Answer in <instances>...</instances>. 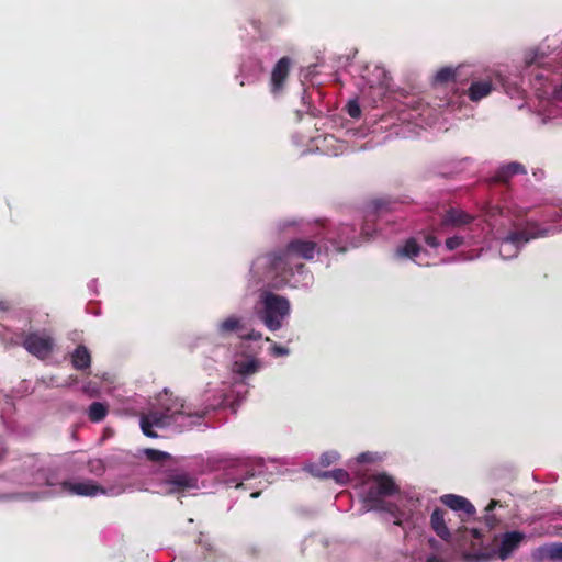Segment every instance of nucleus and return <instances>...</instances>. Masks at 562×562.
<instances>
[{"label":"nucleus","mask_w":562,"mask_h":562,"mask_svg":"<svg viewBox=\"0 0 562 562\" xmlns=\"http://www.w3.org/2000/svg\"><path fill=\"white\" fill-rule=\"evenodd\" d=\"M446 514L447 512L445 509L439 507L435 508L430 516V526L440 539L449 541L451 538V533L446 524Z\"/></svg>","instance_id":"16"},{"label":"nucleus","mask_w":562,"mask_h":562,"mask_svg":"<svg viewBox=\"0 0 562 562\" xmlns=\"http://www.w3.org/2000/svg\"><path fill=\"white\" fill-rule=\"evenodd\" d=\"M90 464L93 467L92 471L94 470H103V462L101 460H95L94 462H90Z\"/></svg>","instance_id":"37"},{"label":"nucleus","mask_w":562,"mask_h":562,"mask_svg":"<svg viewBox=\"0 0 562 562\" xmlns=\"http://www.w3.org/2000/svg\"><path fill=\"white\" fill-rule=\"evenodd\" d=\"M145 415L148 417V420H150L153 426L157 428H165L176 423L170 413L162 412L160 408L151 409Z\"/></svg>","instance_id":"20"},{"label":"nucleus","mask_w":562,"mask_h":562,"mask_svg":"<svg viewBox=\"0 0 562 562\" xmlns=\"http://www.w3.org/2000/svg\"><path fill=\"white\" fill-rule=\"evenodd\" d=\"M289 313L290 303L285 297L273 293L265 295L262 321L270 330L276 331L280 329L282 321Z\"/></svg>","instance_id":"3"},{"label":"nucleus","mask_w":562,"mask_h":562,"mask_svg":"<svg viewBox=\"0 0 562 562\" xmlns=\"http://www.w3.org/2000/svg\"><path fill=\"white\" fill-rule=\"evenodd\" d=\"M71 364L76 370L83 371L91 366V355L85 345H78L70 355Z\"/></svg>","instance_id":"17"},{"label":"nucleus","mask_w":562,"mask_h":562,"mask_svg":"<svg viewBox=\"0 0 562 562\" xmlns=\"http://www.w3.org/2000/svg\"><path fill=\"white\" fill-rule=\"evenodd\" d=\"M239 338L247 341H257L262 338V334L260 331L251 329L247 334H239Z\"/></svg>","instance_id":"32"},{"label":"nucleus","mask_w":562,"mask_h":562,"mask_svg":"<svg viewBox=\"0 0 562 562\" xmlns=\"http://www.w3.org/2000/svg\"><path fill=\"white\" fill-rule=\"evenodd\" d=\"M424 240L431 248H437L440 245L439 240L434 234H426Z\"/></svg>","instance_id":"33"},{"label":"nucleus","mask_w":562,"mask_h":562,"mask_svg":"<svg viewBox=\"0 0 562 562\" xmlns=\"http://www.w3.org/2000/svg\"><path fill=\"white\" fill-rule=\"evenodd\" d=\"M367 487L361 492L363 507L367 510H378L397 516L398 507L394 503L385 502L384 497L400 493V486L387 473L371 475L367 481Z\"/></svg>","instance_id":"1"},{"label":"nucleus","mask_w":562,"mask_h":562,"mask_svg":"<svg viewBox=\"0 0 562 562\" xmlns=\"http://www.w3.org/2000/svg\"><path fill=\"white\" fill-rule=\"evenodd\" d=\"M109 412V407L105 403L93 402L88 408V418L92 423L102 422Z\"/></svg>","instance_id":"23"},{"label":"nucleus","mask_w":562,"mask_h":562,"mask_svg":"<svg viewBox=\"0 0 562 562\" xmlns=\"http://www.w3.org/2000/svg\"><path fill=\"white\" fill-rule=\"evenodd\" d=\"M61 488L65 492H68L70 494L78 495V496L92 497L98 494H105V488L91 480H87L83 482L65 481L61 483Z\"/></svg>","instance_id":"9"},{"label":"nucleus","mask_w":562,"mask_h":562,"mask_svg":"<svg viewBox=\"0 0 562 562\" xmlns=\"http://www.w3.org/2000/svg\"><path fill=\"white\" fill-rule=\"evenodd\" d=\"M542 558L550 560H562V543L555 542L539 548Z\"/></svg>","instance_id":"24"},{"label":"nucleus","mask_w":562,"mask_h":562,"mask_svg":"<svg viewBox=\"0 0 562 562\" xmlns=\"http://www.w3.org/2000/svg\"><path fill=\"white\" fill-rule=\"evenodd\" d=\"M271 349L272 353L277 357L286 356L289 353V349L280 345L274 344Z\"/></svg>","instance_id":"34"},{"label":"nucleus","mask_w":562,"mask_h":562,"mask_svg":"<svg viewBox=\"0 0 562 562\" xmlns=\"http://www.w3.org/2000/svg\"><path fill=\"white\" fill-rule=\"evenodd\" d=\"M427 562H440V559L436 555H431L427 559Z\"/></svg>","instance_id":"40"},{"label":"nucleus","mask_w":562,"mask_h":562,"mask_svg":"<svg viewBox=\"0 0 562 562\" xmlns=\"http://www.w3.org/2000/svg\"><path fill=\"white\" fill-rule=\"evenodd\" d=\"M356 228L348 224H342L337 228V236L328 237V241L333 245L337 252H345L348 246L357 247Z\"/></svg>","instance_id":"10"},{"label":"nucleus","mask_w":562,"mask_h":562,"mask_svg":"<svg viewBox=\"0 0 562 562\" xmlns=\"http://www.w3.org/2000/svg\"><path fill=\"white\" fill-rule=\"evenodd\" d=\"M347 113L352 117V119H357L360 116L361 114V110H360V106L358 104L357 101L352 100V101H349L348 104H347Z\"/></svg>","instance_id":"31"},{"label":"nucleus","mask_w":562,"mask_h":562,"mask_svg":"<svg viewBox=\"0 0 562 562\" xmlns=\"http://www.w3.org/2000/svg\"><path fill=\"white\" fill-rule=\"evenodd\" d=\"M462 76H463V67L462 66H459L457 68L442 67L437 71V74L435 76V81L440 85L448 83V82H461Z\"/></svg>","instance_id":"18"},{"label":"nucleus","mask_w":562,"mask_h":562,"mask_svg":"<svg viewBox=\"0 0 562 562\" xmlns=\"http://www.w3.org/2000/svg\"><path fill=\"white\" fill-rule=\"evenodd\" d=\"M392 201L387 198H379V199H374L372 202H371V205L374 210L375 213H379L381 211H392L393 207L391 206L392 205Z\"/></svg>","instance_id":"28"},{"label":"nucleus","mask_w":562,"mask_h":562,"mask_svg":"<svg viewBox=\"0 0 562 562\" xmlns=\"http://www.w3.org/2000/svg\"><path fill=\"white\" fill-rule=\"evenodd\" d=\"M158 406L162 412L170 413L172 418L177 422L180 416L203 418L204 413H191L184 411V402L179 397H172L166 390L158 398Z\"/></svg>","instance_id":"6"},{"label":"nucleus","mask_w":562,"mask_h":562,"mask_svg":"<svg viewBox=\"0 0 562 562\" xmlns=\"http://www.w3.org/2000/svg\"><path fill=\"white\" fill-rule=\"evenodd\" d=\"M11 303L7 300H0V311L7 312L11 308Z\"/></svg>","instance_id":"36"},{"label":"nucleus","mask_w":562,"mask_h":562,"mask_svg":"<svg viewBox=\"0 0 562 562\" xmlns=\"http://www.w3.org/2000/svg\"><path fill=\"white\" fill-rule=\"evenodd\" d=\"M317 476L324 477V479H333L339 484H345L349 480L348 472L342 469H335L331 471H326L321 474H317Z\"/></svg>","instance_id":"26"},{"label":"nucleus","mask_w":562,"mask_h":562,"mask_svg":"<svg viewBox=\"0 0 562 562\" xmlns=\"http://www.w3.org/2000/svg\"><path fill=\"white\" fill-rule=\"evenodd\" d=\"M144 453L149 461L156 463H160L170 459L169 453L153 448L145 449Z\"/></svg>","instance_id":"27"},{"label":"nucleus","mask_w":562,"mask_h":562,"mask_svg":"<svg viewBox=\"0 0 562 562\" xmlns=\"http://www.w3.org/2000/svg\"><path fill=\"white\" fill-rule=\"evenodd\" d=\"M394 524L400 526L401 525V520L397 518Z\"/></svg>","instance_id":"42"},{"label":"nucleus","mask_w":562,"mask_h":562,"mask_svg":"<svg viewBox=\"0 0 562 562\" xmlns=\"http://www.w3.org/2000/svg\"><path fill=\"white\" fill-rule=\"evenodd\" d=\"M524 538L525 535L519 531L505 532L498 547V557L502 560L507 559L519 547Z\"/></svg>","instance_id":"14"},{"label":"nucleus","mask_w":562,"mask_h":562,"mask_svg":"<svg viewBox=\"0 0 562 562\" xmlns=\"http://www.w3.org/2000/svg\"><path fill=\"white\" fill-rule=\"evenodd\" d=\"M527 170L524 165L520 162H509L507 165H504L499 167L495 175L491 178V183H501V184H507L509 180L516 176V175H526Z\"/></svg>","instance_id":"13"},{"label":"nucleus","mask_w":562,"mask_h":562,"mask_svg":"<svg viewBox=\"0 0 562 562\" xmlns=\"http://www.w3.org/2000/svg\"><path fill=\"white\" fill-rule=\"evenodd\" d=\"M422 248L415 238H408L403 246H400L395 250V255L398 258H414L417 257Z\"/></svg>","instance_id":"21"},{"label":"nucleus","mask_w":562,"mask_h":562,"mask_svg":"<svg viewBox=\"0 0 562 562\" xmlns=\"http://www.w3.org/2000/svg\"><path fill=\"white\" fill-rule=\"evenodd\" d=\"M442 504L454 512H462L468 517L475 514V507L465 497L456 494H446L440 497Z\"/></svg>","instance_id":"15"},{"label":"nucleus","mask_w":562,"mask_h":562,"mask_svg":"<svg viewBox=\"0 0 562 562\" xmlns=\"http://www.w3.org/2000/svg\"><path fill=\"white\" fill-rule=\"evenodd\" d=\"M290 57L280 58L271 71L270 91L273 95L280 94L284 87L291 68Z\"/></svg>","instance_id":"7"},{"label":"nucleus","mask_w":562,"mask_h":562,"mask_svg":"<svg viewBox=\"0 0 562 562\" xmlns=\"http://www.w3.org/2000/svg\"><path fill=\"white\" fill-rule=\"evenodd\" d=\"M245 328L240 318L236 316H229L218 324L217 330L221 335L225 336L231 333H239Z\"/></svg>","instance_id":"22"},{"label":"nucleus","mask_w":562,"mask_h":562,"mask_svg":"<svg viewBox=\"0 0 562 562\" xmlns=\"http://www.w3.org/2000/svg\"><path fill=\"white\" fill-rule=\"evenodd\" d=\"M254 476V473H250L248 476H246L245 479H248V477H252Z\"/></svg>","instance_id":"43"},{"label":"nucleus","mask_w":562,"mask_h":562,"mask_svg":"<svg viewBox=\"0 0 562 562\" xmlns=\"http://www.w3.org/2000/svg\"><path fill=\"white\" fill-rule=\"evenodd\" d=\"M236 371L243 376H248L257 372L259 368V363L257 360L251 359L247 361L236 362Z\"/></svg>","instance_id":"25"},{"label":"nucleus","mask_w":562,"mask_h":562,"mask_svg":"<svg viewBox=\"0 0 562 562\" xmlns=\"http://www.w3.org/2000/svg\"><path fill=\"white\" fill-rule=\"evenodd\" d=\"M254 266L258 269L266 268L265 278L271 280L274 286H282L293 277L295 265L284 248L259 257Z\"/></svg>","instance_id":"2"},{"label":"nucleus","mask_w":562,"mask_h":562,"mask_svg":"<svg viewBox=\"0 0 562 562\" xmlns=\"http://www.w3.org/2000/svg\"><path fill=\"white\" fill-rule=\"evenodd\" d=\"M493 86L491 81H476L472 82L468 89L469 99L477 102L487 97L492 92Z\"/></svg>","instance_id":"19"},{"label":"nucleus","mask_w":562,"mask_h":562,"mask_svg":"<svg viewBox=\"0 0 562 562\" xmlns=\"http://www.w3.org/2000/svg\"><path fill=\"white\" fill-rule=\"evenodd\" d=\"M464 244V237L462 236H452L446 239V248L448 250H454L458 247L462 246Z\"/></svg>","instance_id":"30"},{"label":"nucleus","mask_w":562,"mask_h":562,"mask_svg":"<svg viewBox=\"0 0 562 562\" xmlns=\"http://www.w3.org/2000/svg\"><path fill=\"white\" fill-rule=\"evenodd\" d=\"M169 494L183 493L186 491L198 488V479L186 472L172 473L166 479Z\"/></svg>","instance_id":"8"},{"label":"nucleus","mask_w":562,"mask_h":562,"mask_svg":"<svg viewBox=\"0 0 562 562\" xmlns=\"http://www.w3.org/2000/svg\"><path fill=\"white\" fill-rule=\"evenodd\" d=\"M498 505V502L495 499H492L488 505L486 506V512L493 510Z\"/></svg>","instance_id":"39"},{"label":"nucleus","mask_w":562,"mask_h":562,"mask_svg":"<svg viewBox=\"0 0 562 562\" xmlns=\"http://www.w3.org/2000/svg\"><path fill=\"white\" fill-rule=\"evenodd\" d=\"M554 98L562 101V83L554 89Z\"/></svg>","instance_id":"38"},{"label":"nucleus","mask_w":562,"mask_h":562,"mask_svg":"<svg viewBox=\"0 0 562 562\" xmlns=\"http://www.w3.org/2000/svg\"><path fill=\"white\" fill-rule=\"evenodd\" d=\"M22 346L32 356L45 360L52 355L55 341L49 335L29 333L23 334Z\"/></svg>","instance_id":"4"},{"label":"nucleus","mask_w":562,"mask_h":562,"mask_svg":"<svg viewBox=\"0 0 562 562\" xmlns=\"http://www.w3.org/2000/svg\"><path fill=\"white\" fill-rule=\"evenodd\" d=\"M259 494H260V492H254V493H251V495H250V496H251L252 498H256V497H258V496H259Z\"/></svg>","instance_id":"41"},{"label":"nucleus","mask_w":562,"mask_h":562,"mask_svg":"<svg viewBox=\"0 0 562 562\" xmlns=\"http://www.w3.org/2000/svg\"><path fill=\"white\" fill-rule=\"evenodd\" d=\"M548 232L549 229L541 228L535 222H527V224L521 229L509 232L508 235L503 238L502 247L505 245H514L517 252L521 245L528 243L531 239L543 237Z\"/></svg>","instance_id":"5"},{"label":"nucleus","mask_w":562,"mask_h":562,"mask_svg":"<svg viewBox=\"0 0 562 562\" xmlns=\"http://www.w3.org/2000/svg\"><path fill=\"white\" fill-rule=\"evenodd\" d=\"M285 249L292 258L296 256L305 260L313 259L315 254L321 251L318 245L315 241L299 238L291 240L286 245Z\"/></svg>","instance_id":"11"},{"label":"nucleus","mask_w":562,"mask_h":562,"mask_svg":"<svg viewBox=\"0 0 562 562\" xmlns=\"http://www.w3.org/2000/svg\"><path fill=\"white\" fill-rule=\"evenodd\" d=\"M153 428H154V426L150 423V420H148V417L146 415H143L140 417V429H142L143 434L149 438H157L158 435H157V432H155L153 430Z\"/></svg>","instance_id":"29"},{"label":"nucleus","mask_w":562,"mask_h":562,"mask_svg":"<svg viewBox=\"0 0 562 562\" xmlns=\"http://www.w3.org/2000/svg\"><path fill=\"white\" fill-rule=\"evenodd\" d=\"M335 460V456L331 454V453H324L322 457H321V464L322 465H329L333 461Z\"/></svg>","instance_id":"35"},{"label":"nucleus","mask_w":562,"mask_h":562,"mask_svg":"<svg viewBox=\"0 0 562 562\" xmlns=\"http://www.w3.org/2000/svg\"><path fill=\"white\" fill-rule=\"evenodd\" d=\"M474 216L457 207H449L441 218V227H463L474 221Z\"/></svg>","instance_id":"12"}]
</instances>
